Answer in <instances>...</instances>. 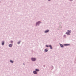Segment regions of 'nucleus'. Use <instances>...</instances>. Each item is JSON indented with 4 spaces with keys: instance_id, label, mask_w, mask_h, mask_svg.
Instances as JSON below:
<instances>
[{
    "instance_id": "3",
    "label": "nucleus",
    "mask_w": 76,
    "mask_h": 76,
    "mask_svg": "<svg viewBox=\"0 0 76 76\" xmlns=\"http://www.w3.org/2000/svg\"><path fill=\"white\" fill-rule=\"evenodd\" d=\"M48 51V49H47V48L45 49V52H47V51Z\"/></svg>"
},
{
    "instance_id": "11",
    "label": "nucleus",
    "mask_w": 76,
    "mask_h": 76,
    "mask_svg": "<svg viewBox=\"0 0 76 76\" xmlns=\"http://www.w3.org/2000/svg\"><path fill=\"white\" fill-rule=\"evenodd\" d=\"M39 23H40V22L39 21L37 23L36 25H38V24H39Z\"/></svg>"
},
{
    "instance_id": "2",
    "label": "nucleus",
    "mask_w": 76,
    "mask_h": 76,
    "mask_svg": "<svg viewBox=\"0 0 76 76\" xmlns=\"http://www.w3.org/2000/svg\"><path fill=\"white\" fill-rule=\"evenodd\" d=\"M31 60H32V61H35V60H36V59L35 58H31Z\"/></svg>"
},
{
    "instance_id": "5",
    "label": "nucleus",
    "mask_w": 76,
    "mask_h": 76,
    "mask_svg": "<svg viewBox=\"0 0 76 76\" xmlns=\"http://www.w3.org/2000/svg\"><path fill=\"white\" fill-rule=\"evenodd\" d=\"M33 73H34V74H37V72H36V71H33Z\"/></svg>"
},
{
    "instance_id": "9",
    "label": "nucleus",
    "mask_w": 76,
    "mask_h": 76,
    "mask_svg": "<svg viewBox=\"0 0 76 76\" xmlns=\"http://www.w3.org/2000/svg\"><path fill=\"white\" fill-rule=\"evenodd\" d=\"M49 47H50V49H52L53 48L51 45H49Z\"/></svg>"
},
{
    "instance_id": "18",
    "label": "nucleus",
    "mask_w": 76,
    "mask_h": 76,
    "mask_svg": "<svg viewBox=\"0 0 76 76\" xmlns=\"http://www.w3.org/2000/svg\"><path fill=\"white\" fill-rule=\"evenodd\" d=\"M70 0L72 1V0Z\"/></svg>"
},
{
    "instance_id": "14",
    "label": "nucleus",
    "mask_w": 76,
    "mask_h": 76,
    "mask_svg": "<svg viewBox=\"0 0 76 76\" xmlns=\"http://www.w3.org/2000/svg\"><path fill=\"white\" fill-rule=\"evenodd\" d=\"M46 47H49V46H48V45H46Z\"/></svg>"
},
{
    "instance_id": "8",
    "label": "nucleus",
    "mask_w": 76,
    "mask_h": 76,
    "mask_svg": "<svg viewBox=\"0 0 76 76\" xmlns=\"http://www.w3.org/2000/svg\"><path fill=\"white\" fill-rule=\"evenodd\" d=\"M64 45H65V46H67L68 45H69L68 44H64Z\"/></svg>"
},
{
    "instance_id": "15",
    "label": "nucleus",
    "mask_w": 76,
    "mask_h": 76,
    "mask_svg": "<svg viewBox=\"0 0 76 76\" xmlns=\"http://www.w3.org/2000/svg\"><path fill=\"white\" fill-rule=\"evenodd\" d=\"M11 43H12V42H13V41H11Z\"/></svg>"
},
{
    "instance_id": "12",
    "label": "nucleus",
    "mask_w": 76,
    "mask_h": 76,
    "mask_svg": "<svg viewBox=\"0 0 76 76\" xmlns=\"http://www.w3.org/2000/svg\"><path fill=\"white\" fill-rule=\"evenodd\" d=\"M60 46L61 47H64L63 45L62 44H60Z\"/></svg>"
},
{
    "instance_id": "17",
    "label": "nucleus",
    "mask_w": 76,
    "mask_h": 76,
    "mask_svg": "<svg viewBox=\"0 0 76 76\" xmlns=\"http://www.w3.org/2000/svg\"><path fill=\"white\" fill-rule=\"evenodd\" d=\"M48 0V1H50V0Z\"/></svg>"
},
{
    "instance_id": "6",
    "label": "nucleus",
    "mask_w": 76,
    "mask_h": 76,
    "mask_svg": "<svg viewBox=\"0 0 76 76\" xmlns=\"http://www.w3.org/2000/svg\"><path fill=\"white\" fill-rule=\"evenodd\" d=\"M9 47H12V44H10L9 45Z\"/></svg>"
},
{
    "instance_id": "1",
    "label": "nucleus",
    "mask_w": 76,
    "mask_h": 76,
    "mask_svg": "<svg viewBox=\"0 0 76 76\" xmlns=\"http://www.w3.org/2000/svg\"><path fill=\"white\" fill-rule=\"evenodd\" d=\"M70 31L68 30L67 32L66 33V34H67V35H70Z\"/></svg>"
},
{
    "instance_id": "13",
    "label": "nucleus",
    "mask_w": 76,
    "mask_h": 76,
    "mask_svg": "<svg viewBox=\"0 0 76 76\" xmlns=\"http://www.w3.org/2000/svg\"><path fill=\"white\" fill-rule=\"evenodd\" d=\"M10 61L11 63H13V61H12V60H10Z\"/></svg>"
},
{
    "instance_id": "4",
    "label": "nucleus",
    "mask_w": 76,
    "mask_h": 76,
    "mask_svg": "<svg viewBox=\"0 0 76 76\" xmlns=\"http://www.w3.org/2000/svg\"><path fill=\"white\" fill-rule=\"evenodd\" d=\"M49 32V30H47L45 31V33H47V32Z\"/></svg>"
},
{
    "instance_id": "16",
    "label": "nucleus",
    "mask_w": 76,
    "mask_h": 76,
    "mask_svg": "<svg viewBox=\"0 0 76 76\" xmlns=\"http://www.w3.org/2000/svg\"><path fill=\"white\" fill-rule=\"evenodd\" d=\"M18 44H20V42H18Z\"/></svg>"
},
{
    "instance_id": "7",
    "label": "nucleus",
    "mask_w": 76,
    "mask_h": 76,
    "mask_svg": "<svg viewBox=\"0 0 76 76\" xmlns=\"http://www.w3.org/2000/svg\"><path fill=\"white\" fill-rule=\"evenodd\" d=\"M35 71L36 72H39V69H35Z\"/></svg>"
},
{
    "instance_id": "10",
    "label": "nucleus",
    "mask_w": 76,
    "mask_h": 76,
    "mask_svg": "<svg viewBox=\"0 0 76 76\" xmlns=\"http://www.w3.org/2000/svg\"><path fill=\"white\" fill-rule=\"evenodd\" d=\"M4 42H3L2 43V45H4Z\"/></svg>"
}]
</instances>
